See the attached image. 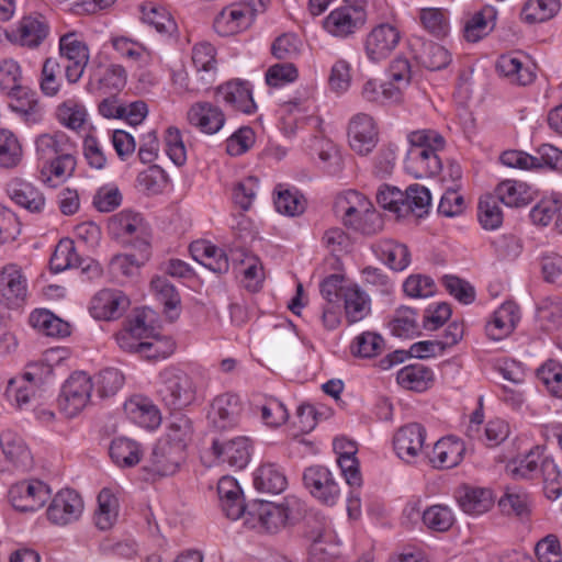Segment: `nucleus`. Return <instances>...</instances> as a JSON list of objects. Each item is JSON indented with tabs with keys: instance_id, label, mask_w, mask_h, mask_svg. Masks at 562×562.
<instances>
[{
	"instance_id": "c03bdc74",
	"label": "nucleus",
	"mask_w": 562,
	"mask_h": 562,
	"mask_svg": "<svg viewBox=\"0 0 562 562\" xmlns=\"http://www.w3.org/2000/svg\"><path fill=\"white\" fill-rule=\"evenodd\" d=\"M361 95L366 101L378 104L397 103L403 99L394 82L380 83L375 79H369L364 82Z\"/></svg>"
},
{
	"instance_id": "79ce46f5",
	"label": "nucleus",
	"mask_w": 562,
	"mask_h": 562,
	"mask_svg": "<svg viewBox=\"0 0 562 562\" xmlns=\"http://www.w3.org/2000/svg\"><path fill=\"white\" fill-rule=\"evenodd\" d=\"M143 451L136 441L120 437L112 440L110 446V457L120 468H131L136 465L142 458Z\"/></svg>"
},
{
	"instance_id": "2f4dec72",
	"label": "nucleus",
	"mask_w": 562,
	"mask_h": 562,
	"mask_svg": "<svg viewBox=\"0 0 562 562\" xmlns=\"http://www.w3.org/2000/svg\"><path fill=\"white\" fill-rule=\"evenodd\" d=\"M448 318H392L389 323L391 333L403 339H413L423 334L424 329L436 330L446 324Z\"/></svg>"
},
{
	"instance_id": "20e7f679",
	"label": "nucleus",
	"mask_w": 562,
	"mask_h": 562,
	"mask_svg": "<svg viewBox=\"0 0 562 562\" xmlns=\"http://www.w3.org/2000/svg\"><path fill=\"white\" fill-rule=\"evenodd\" d=\"M158 394L170 409H181L195 400L196 387L184 371L169 367L159 374Z\"/></svg>"
},
{
	"instance_id": "13d9d810",
	"label": "nucleus",
	"mask_w": 562,
	"mask_h": 562,
	"mask_svg": "<svg viewBox=\"0 0 562 562\" xmlns=\"http://www.w3.org/2000/svg\"><path fill=\"white\" fill-rule=\"evenodd\" d=\"M191 420L186 415L177 414L172 416L167 429V434L160 440L170 441V445H181V448L186 450L188 442L191 440Z\"/></svg>"
},
{
	"instance_id": "1a4fd4ad",
	"label": "nucleus",
	"mask_w": 562,
	"mask_h": 562,
	"mask_svg": "<svg viewBox=\"0 0 562 562\" xmlns=\"http://www.w3.org/2000/svg\"><path fill=\"white\" fill-rule=\"evenodd\" d=\"M366 19L362 5L345 2L326 16L324 29L333 36L347 38L364 25Z\"/></svg>"
},
{
	"instance_id": "ea45409f",
	"label": "nucleus",
	"mask_w": 562,
	"mask_h": 562,
	"mask_svg": "<svg viewBox=\"0 0 562 562\" xmlns=\"http://www.w3.org/2000/svg\"><path fill=\"white\" fill-rule=\"evenodd\" d=\"M94 522L100 530L111 529L119 517V499L111 488L104 487L98 495Z\"/></svg>"
},
{
	"instance_id": "a18cd8bd",
	"label": "nucleus",
	"mask_w": 562,
	"mask_h": 562,
	"mask_svg": "<svg viewBox=\"0 0 562 562\" xmlns=\"http://www.w3.org/2000/svg\"><path fill=\"white\" fill-rule=\"evenodd\" d=\"M560 10L559 0H528L520 12L521 20L529 24L552 19Z\"/></svg>"
},
{
	"instance_id": "052dcab7",
	"label": "nucleus",
	"mask_w": 562,
	"mask_h": 562,
	"mask_svg": "<svg viewBox=\"0 0 562 562\" xmlns=\"http://www.w3.org/2000/svg\"><path fill=\"white\" fill-rule=\"evenodd\" d=\"M347 314L367 315L371 311V299L358 284H351L342 291Z\"/></svg>"
},
{
	"instance_id": "338daca9",
	"label": "nucleus",
	"mask_w": 562,
	"mask_h": 562,
	"mask_svg": "<svg viewBox=\"0 0 562 562\" xmlns=\"http://www.w3.org/2000/svg\"><path fill=\"white\" fill-rule=\"evenodd\" d=\"M418 59L425 68L439 70L450 63L451 57L443 46L429 42L423 45V52L418 55Z\"/></svg>"
},
{
	"instance_id": "680f3d73",
	"label": "nucleus",
	"mask_w": 562,
	"mask_h": 562,
	"mask_svg": "<svg viewBox=\"0 0 562 562\" xmlns=\"http://www.w3.org/2000/svg\"><path fill=\"white\" fill-rule=\"evenodd\" d=\"M25 88L22 86V69L13 59H3L0 61V90L7 95H11L18 90Z\"/></svg>"
},
{
	"instance_id": "de8ad7c7",
	"label": "nucleus",
	"mask_w": 562,
	"mask_h": 562,
	"mask_svg": "<svg viewBox=\"0 0 562 562\" xmlns=\"http://www.w3.org/2000/svg\"><path fill=\"white\" fill-rule=\"evenodd\" d=\"M312 544L310 548V562H335L338 548L330 542V535L325 530L312 531L310 535Z\"/></svg>"
},
{
	"instance_id": "a19ab883",
	"label": "nucleus",
	"mask_w": 562,
	"mask_h": 562,
	"mask_svg": "<svg viewBox=\"0 0 562 562\" xmlns=\"http://www.w3.org/2000/svg\"><path fill=\"white\" fill-rule=\"evenodd\" d=\"M192 64L196 69V74L200 75L199 80L202 81V86H209L216 70L214 46L210 43H199L194 45L192 49Z\"/></svg>"
},
{
	"instance_id": "3c124183",
	"label": "nucleus",
	"mask_w": 562,
	"mask_h": 562,
	"mask_svg": "<svg viewBox=\"0 0 562 562\" xmlns=\"http://www.w3.org/2000/svg\"><path fill=\"white\" fill-rule=\"evenodd\" d=\"M541 454L538 450H530L527 454L517 457L506 465L507 473L513 479H531L541 467Z\"/></svg>"
},
{
	"instance_id": "f257e3e1",
	"label": "nucleus",
	"mask_w": 562,
	"mask_h": 562,
	"mask_svg": "<svg viewBox=\"0 0 562 562\" xmlns=\"http://www.w3.org/2000/svg\"><path fill=\"white\" fill-rule=\"evenodd\" d=\"M115 338L122 350L148 360L165 359L176 348L172 338L161 335L154 326V318H130Z\"/></svg>"
},
{
	"instance_id": "c85d7f7f",
	"label": "nucleus",
	"mask_w": 562,
	"mask_h": 562,
	"mask_svg": "<svg viewBox=\"0 0 562 562\" xmlns=\"http://www.w3.org/2000/svg\"><path fill=\"white\" fill-rule=\"evenodd\" d=\"M190 252L196 261L214 273L223 274L229 269L225 251L210 241L202 240L191 244Z\"/></svg>"
},
{
	"instance_id": "a878e982",
	"label": "nucleus",
	"mask_w": 562,
	"mask_h": 562,
	"mask_svg": "<svg viewBox=\"0 0 562 562\" xmlns=\"http://www.w3.org/2000/svg\"><path fill=\"white\" fill-rule=\"evenodd\" d=\"M464 451L463 441L452 436L445 437L435 443L429 461L435 468L451 469L462 461Z\"/></svg>"
},
{
	"instance_id": "f8f14e48",
	"label": "nucleus",
	"mask_w": 562,
	"mask_h": 562,
	"mask_svg": "<svg viewBox=\"0 0 562 562\" xmlns=\"http://www.w3.org/2000/svg\"><path fill=\"white\" fill-rule=\"evenodd\" d=\"M27 280L15 263L0 269V301L11 311H18L26 301Z\"/></svg>"
},
{
	"instance_id": "09e8293b",
	"label": "nucleus",
	"mask_w": 562,
	"mask_h": 562,
	"mask_svg": "<svg viewBox=\"0 0 562 562\" xmlns=\"http://www.w3.org/2000/svg\"><path fill=\"white\" fill-rule=\"evenodd\" d=\"M142 20L161 34H171L177 29L170 13L165 8L154 3L142 5Z\"/></svg>"
},
{
	"instance_id": "bf43d9fd",
	"label": "nucleus",
	"mask_w": 562,
	"mask_h": 562,
	"mask_svg": "<svg viewBox=\"0 0 562 562\" xmlns=\"http://www.w3.org/2000/svg\"><path fill=\"white\" fill-rule=\"evenodd\" d=\"M59 63L48 57L44 60L40 77V89L46 97H56L61 88Z\"/></svg>"
},
{
	"instance_id": "49530a36",
	"label": "nucleus",
	"mask_w": 562,
	"mask_h": 562,
	"mask_svg": "<svg viewBox=\"0 0 562 562\" xmlns=\"http://www.w3.org/2000/svg\"><path fill=\"white\" fill-rule=\"evenodd\" d=\"M381 258L395 271H402L411 262V254L406 245L394 240H383L378 246Z\"/></svg>"
},
{
	"instance_id": "f704fd0d",
	"label": "nucleus",
	"mask_w": 562,
	"mask_h": 562,
	"mask_svg": "<svg viewBox=\"0 0 562 562\" xmlns=\"http://www.w3.org/2000/svg\"><path fill=\"white\" fill-rule=\"evenodd\" d=\"M76 168V158L72 151H67L47 162H44L40 170V179L49 187H56L72 176Z\"/></svg>"
},
{
	"instance_id": "473e14b6",
	"label": "nucleus",
	"mask_w": 562,
	"mask_h": 562,
	"mask_svg": "<svg viewBox=\"0 0 562 562\" xmlns=\"http://www.w3.org/2000/svg\"><path fill=\"white\" fill-rule=\"evenodd\" d=\"M254 486L260 493L280 494L288 486L284 471L274 463H265L254 473Z\"/></svg>"
},
{
	"instance_id": "7c9ffc66",
	"label": "nucleus",
	"mask_w": 562,
	"mask_h": 562,
	"mask_svg": "<svg viewBox=\"0 0 562 562\" xmlns=\"http://www.w3.org/2000/svg\"><path fill=\"white\" fill-rule=\"evenodd\" d=\"M402 206H400V217L414 215L415 217H423L428 214L431 205V195L429 190L418 183L411 184L403 192L402 191Z\"/></svg>"
},
{
	"instance_id": "4d7b16f0",
	"label": "nucleus",
	"mask_w": 562,
	"mask_h": 562,
	"mask_svg": "<svg viewBox=\"0 0 562 562\" xmlns=\"http://www.w3.org/2000/svg\"><path fill=\"white\" fill-rule=\"evenodd\" d=\"M479 221L484 229H497L503 223V211L497 199L492 194L482 196L479 201Z\"/></svg>"
},
{
	"instance_id": "5fc2aeb1",
	"label": "nucleus",
	"mask_w": 562,
	"mask_h": 562,
	"mask_svg": "<svg viewBox=\"0 0 562 562\" xmlns=\"http://www.w3.org/2000/svg\"><path fill=\"white\" fill-rule=\"evenodd\" d=\"M459 503L464 513L481 515L491 508L493 504L492 493L485 488H470L460 497Z\"/></svg>"
},
{
	"instance_id": "6e6552de",
	"label": "nucleus",
	"mask_w": 562,
	"mask_h": 562,
	"mask_svg": "<svg viewBox=\"0 0 562 562\" xmlns=\"http://www.w3.org/2000/svg\"><path fill=\"white\" fill-rule=\"evenodd\" d=\"M187 458V452L181 445H170V441L159 440L144 467L147 479L156 480L177 474Z\"/></svg>"
},
{
	"instance_id": "72a5a7b5",
	"label": "nucleus",
	"mask_w": 562,
	"mask_h": 562,
	"mask_svg": "<svg viewBox=\"0 0 562 562\" xmlns=\"http://www.w3.org/2000/svg\"><path fill=\"white\" fill-rule=\"evenodd\" d=\"M19 43L29 48L38 47L49 33V26L44 16L26 15L23 16L16 29Z\"/></svg>"
},
{
	"instance_id": "774afa93",
	"label": "nucleus",
	"mask_w": 562,
	"mask_h": 562,
	"mask_svg": "<svg viewBox=\"0 0 562 562\" xmlns=\"http://www.w3.org/2000/svg\"><path fill=\"white\" fill-rule=\"evenodd\" d=\"M538 562H562V546L559 538L549 533L535 546Z\"/></svg>"
},
{
	"instance_id": "864d4df0",
	"label": "nucleus",
	"mask_w": 562,
	"mask_h": 562,
	"mask_svg": "<svg viewBox=\"0 0 562 562\" xmlns=\"http://www.w3.org/2000/svg\"><path fill=\"white\" fill-rule=\"evenodd\" d=\"M424 525L437 532H445L449 530L454 522V515L452 510L446 505H432L423 512Z\"/></svg>"
},
{
	"instance_id": "9d476101",
	"label": "nucleus",
	"mask_w": 562,
	"mask_h": 562,
	"mask_svg": "<svg viewBox=\"0 0 562 562\" xmlns=\"http://www.w3.org/2000/svg\"><path fill=\"white\" fill-rule=\"evenodd\" d=\"M83 509L81 496L71 488H63L53 496L46 509V517L50 524L65 527L78 521Z\"/></svg>"
},
{
	"instance_id": "39448f33",
	"label": "nucleus",
	"mask_w": 562,
	"mask_h": 562,
	"mask_svg": "<svg viewBox=\"0 0 562 562\" xmlns=\"http://www.w3.org/2000/svg\"><path fill=\"white\" fill-rule=\"evenodd\" d=\"M109 234L124 243L146 251L149 248L150 231L143 215L132 210H123L108 221Z\"/></svg>"
},
{
	"instance_id": "b1692460",
	"label": "nucleus",
	"mask_w": 562,
	"mask_h": 562,
	"mask_svg": "<svg viewBox=\"0 0 562 562\" xmlns=\"http://www.w3.org/2000/svg\"><path fill=\"white\" fill-rule=\"evenodd\" d=\"M187 117L191 125L199 127L206 134L217 133L225 123V115L222 110L210 102L192 104Z\"/></svg>"
},
{
	"instance_id": "6e6d98bb",
	"label": "nucleus",
	"mask_w": 562,
	"mask_h": 562,
	"mask_svg": "<svg viewBox=\"0 0 562 562\" xmlns=\"http://www.w3.org/2000/svg\"><path fill=\"white\" fill-rule=\"evenodd\" d=\"M49 265L54 272H61L68 268L78 267L80 259L76 252L74 241L61 239L55 247Z\"/></svg>"
},
{
	"instance_id": "4be33fe9",
	"label": "nucleus",
	"mask_w": 562,
	"mask_h": 562,
	"mask_svg": "<svg viewBox=\"0 0 562 562\" xmlns=\"http://www.w3.org/2000/svg\"><path fill=\"white\" fill-rule=\"evenodd\" d=\"M124 413L130 420L148 430L158 428L161 414L154 402L143 395H134L124 403Z\"/></svg>"
},
{
	"instance_id": "cd10ccee",
	"label": "nucleus",
	"mask_w": 562,
	"mask_h": 562,
	"mask_svg": "<svg viewBox=\"0 0 562 562\" xmlns=\"http://www.w3.org/2000/svg\"><path fill=\"white\" fill-rule=\"evenodd\" d=\"M334 449L338 456L337 462L346 482L351 487H359L362 483V477L359 471L358 460L356 459V445L350 440L337 438L334 441Z\"/></svg>"
},
{
	"instance_id": "412c9836",
	"label": "nucleus",
	"mask_w": 562,
	"mask_h": 562,
	"mask_svg": "<svg viewBox=\"0 0 562 562\" xmlns=\"http://www.w3.org/2000/svg\"><path fill=\"white\" fill-rule=\"evenodd\" d=\"M401 35L391 24H381L374 27L367 36L366 52L373 61L386 58L397 46Z\"/></svg>"
},
{
	"instance_id": "6ab92c4d",
	"label": "nucleus",
	"mask_w": 562,
	"mask_h": 562,
	"mask_svg": "<svg viewBox=\"0 0 562 562\" xmlns=\"http://www.w3.org/2000/svg\"><path fill=\"white\" fill-rule=\"evenodd\" d=\"M214 456L223 463L244 469L250 459L251 445L248 437L238 436L228 440H213Z\"/></svg>"
},
{
	"instance_id": "7ed1b4c3",
	"label": "nucleus",
	"mask_w": 562,
	"mask_h": 562,
	"mask_svg": "<svg viewBox=\"0 0 562 562\" xmlns=\"http://www.w3.org/2000/svg\"><path fill=\"white\" fill-rule=\"evenodd\" d=\"M342 224L362 235L372 236L383 229V218L372 202L356 190L339 195L335 203Z\"/></svg>"
},
{
	"instance_id": "603ef678",
	"label": "nucleus",
	"mask_w": 562,
	"mask_h": 562,
	"mask_svg": "<svg viewBox=\"0 0 562 562\" xmlns=\"http://www.w3.org/2000/svg\"><path fill=\"white\" fill-rule=\"evenodd\" d=\"M255 407L260 412V418L268 427H280L289 419L288 408L276 397H266L261 404H256Z\"/></svg>"
},
{
	"instance_id": "69168bd1",
	"label": "nucleus",
	"mask_w": 562,
	"mask_h": 562,
	"mask_svg": "<svg viewBox=\"0 0 562 562\" xmlns=\"http://www.w3.org/2000/svg\"><path fill=\"white\" fill-rule=\"evenodd\" d=\"M537 375L550 394L562 398V364L560 362L548 360L538 369Z\"/></svg>"
},
{
	"instance_id": "e433bc0d",
	"label": "nucleus",
	"mask_w": 562,
	"mask_h": 562,
	"mask_svg": "<svg viewBox=\"0 0 562 562\" xmlns=\"http://www.w3.org/2000/svg\"><path fill=\"white\" fill-rule=\"evenodd\" d=\"M396 381L403 389L424 392L431 386L434 374L429 368L423 364H411L397 372Z\"/></svg>"
},
{
	"instance_id": "0e129e2a",
	"label": "nucleus",
	"mask_w": 562,
	"mask_h": 562,
	"mask_svg": "<svg viewBox=\"0 0 562 562\" xmlns=\"http://www.w3.org/2000/svg\"><path fill=\"white\" fill-rule=\"evenodd\" d=\"M150 286L157 300L164 305L166 313L177 311L181 299L173 284L164 277H155Z\"/></svg>"
},
{
	"instance_id": "58836bf2",
	"label": "nucleus",
	"mask_w": 562,
	"mask_h": 562,
	"mask_svg": "<svg viewBox=\"0 0 562 562\" xmlns=\"http://www.w3.org/2000/svg\"><path fill=\"white\" fill-rule=\"evenodd\" d=\"M495 198L510 207L526 206L532 200L530 188L526 183L509 179L496 187Z\"/></svg>"
},
{
	"instance_id": "c756f323",
	"label": "nucleus",
	"mask_w": 562,
	"mask_h": 562,
	"mask_svg": "<svg viewBox=\"0 0 562 562\" xmlns=\"http://www.w3.org/2000/svg\"><path fill=\"white\" fill-rule=\"evenodd\" d=\"M37 159L47 162L67 151H74V144L63 132L44 133L35 139Z\"/></svg>"
},
{
	"instance_id": "9b49d317",
	"label": "nucleus",
	"mask_w": 562,
	"mask_h": 562,
	"mask_svg": "<svg viewBox=\"0 0 562 562\" xmlns=\"http://www.w3.org/2000/svg\"><path fill=\"white\" fill-rule=\"evenodd\" d=\"M241 411L243 405L239 396L227 392L213 398L206 418L213 429L224 431L238 425Z\"/></svg>"
},
{
	"instance_id": "0eeeda50",
	"label": "nucleus",
	"mask_w": 562,
	"mask_h": 562,
	"mask_svg": "<svg viewBox=\"0 0 562 562\" xmlns=\"http://www.w3.org/2000/svg\"><path fill=\"white\" fill-rule=\"evenodd\" d=\"M93 385L86 372L72 373L65 381L58 397L60 412L68 418L79 415L90 403Z\"/></svg>"
},
{
	"instance_id": "dca6fc26",
	"label": "nucleus",
	"mask_w": 562,
	"mask_h": 562,
	"mask_svg": "<svg viewBox=\"0 0 562 562\" xmlns=\"http://www.w3.org/2000/svg\"><path fill=\"white\" fill-rule=\"evenodd\" d=\"M426 439V429L417 423L401 427L394 435V450L406 463H414L422 456Z\"/></svg>"
},
{
	"instance_id": "423d86ee",
	"label": "nucleus",
	"mask_w": 562,
	"mask_h": 562,
	"mask_svg": "<svg viewBox=\"0 0 562 562\" xmlns=\"http://www.w3.org/2000/svg\"><path fill=\"white\" fill-rule=\"evenodd\" d=\"M52 371V366L47 363H34L23 375L10 379L4 392L9 403L18 409H26L35 401V386Z\"/></svg>"
},
{
	"instance_id": "5701e85b",
	"label": "nucleus",
	"mask_w": 562,
	"mask_h": 562,
	"mask_svg": "<svg viewBox=\"0 0 562 562\" xmlns=\"http://www.w3.org/2000/svg\"><path fill=\"white\" fill-rule=\"evenodd\" d=\"M252 21L250 10L243 3H235L216 15L213 26L217 34L229 36L248 29Z\"/></svg>"
},
{
	"instance_id": "bb28decb",
	"label": "nucleus",
	"mask_w": 562,
	"mask_h": 562,
	"mask_svg": "<svg viewBox=\"0 0 562 562\" xmlns=\"http://www.w3.org/2000/svg\"><path fill=\"white\" fill-rule=\"evenodd\" d=\"M0 448L5 458L18 469L29 470L33 464L31 451L23 438L12 429H5L0 434Z\"/></svg>"
},
{
	"instance_id": "e2e57ef3",
	"label": "nucleus",
	"mask_w": 562,
	"mask_h": 562,
	"mask_svg": "<svg viewBox=\"0 0 562 562\" xmlns=\"http://www.w3.org/2000/svg\"><path fill=\"white\" fill-rule=\"evenodd\" d=\"M274 206L281 214L296 216L304 212L305 201L297 191L282 189V186H278Z\"/></svg>"
},
{
	"instance_id": "c9c22d12",
	"label": "nucleus",
	"mask_w": 562,
	"mask_h": 562,
	"mask_svg": "<svg viewBox=\"0 0 562 562\" xmlns=\"http://www.w3.org/2000/svg\"><path fill=\"white\" fill-rule=\"evenodd\" d=\"M294 505L288 501L286 504L265 503L259 508V524L268 532H277L286 525V521L293 517Z\"/></svg>"
},
{
	"instance_id": "393cba45",
	"label": "nucleus",
	"mask_w": 562,
	"mask_h": 562,
	"mask_svg": "<svg viewBox=\"0 0 562 562\" xmlns=\"http://www.w3.org/2000/svg\"><path fill=\"white\" fill-rule=\"evenodd\" d=\"M9 97L11 98L10 109L19 114L22 121L27 124H38L43 121L44 106L35 91L25 87Z\"/></svg>"
},
{
	"instance_id": "aec40b11",
	"label": "nucleus",
	"mask_w": 562,
	"mask_h": 562,
	"mask_svg": "<svg viewBox=\"0 0 562 562\" xmlns=\"http://www.w3.org/2000/svg\"><path fill=\"white\" fill-rule=\"evenodd\" d=\"M216 95L235 111L251 114L257 109L249 82L240 79L229 80L218 86Z\"/></svg>"
},
{
	"instance_id": "ddd939ff",
	"label": "nucleus",
	"mask_w": 562,
	"mask_h": 562,
	"mask_svg": "<svg viewBox=\"0 0 562 562\" xmlns=\"http://www.w3.org/2000/svg\"><path fill=\"white\" fill-rule=\"evenodd\" d=\"M52 491L47 484L38 480L22 481L9 490L12 506L20 512H35L49 499Z\"/></svg>"
},
{
	"instance_id": "a211bd4d",
	"label": "nucleus",
	"mask_w": 562,
	"mask_h": 562,
	"mask_svg": "<svg viewBox=\"0 0 562 562\" xmlns=\"http://www.w3.org/2000/svg\"><path fill=\"white\" fill-rule=\"evenodd\" d=\"M10 200L30 213L40 214L44 211L46 199L32 182L22 178H12L5 186Z\"/></svg>"
},
{
	"instance_id": "f03ea898",
	"label": "nucleus",
	"mask_w": 562,
	"mask_h": 562,
	"mask_svg": "<svg viewBox=\"0 0 562 562\" xmlns=\"http://www.w3.org/2000/svg\"><path fill=\"white\" fill-rule=\"evenodd\" d=\"M409 149L405 170L415 178L431 177L440 172L442 162L439 153L445 149L443 136L435 130H416L407 134Z\"/></svg>"
},
{
	"instance_id": "4468645a",
	"label": "nucleus",
	"mask_w": 562,
	"mask_h": 562,
	"mask_svg": "<svg viewBox=\"0 0 562 562\" xmlns=\"http://www.w3.org/2000/svg\"><path fill=\"white\" fill-rule=\"evenodd\" d=\"M303 482L312 496L326 505H335L340 488L331 472L323 465H312L304 471Z\"/></svg>"
},
{
	"instance_id": "f3484780",
	"label": "nucleus",
	"mask_w": 562,
	"mask_h": 562,
	"mask_svg": "<svg viewBox=\"0 0 562 562\" xmlns=\"http://www.w3.org/2000/svg\"><path fill=\"white\" fill-rule=\"evenodd\" d=\"M130 306L131 300L123 291L104 288L93 294L88 310L91 316H123Z\"/></svg>"
},
{
	"instance_id": "2eb2a0df",
	"label": "nucleus",
	"mask_w": 562,
	"mask_h": 562,
	"mask_svg": "<svg viewBox=\"0 0 562 562\" xmlns=\"http://www.w3.org/2000/svg\"><path fill=\"white\" fill-rule=\"evenodd\" d=\"M378 127L372 116L366 113L353 115L348 124V142L361 156L370 154L378 144Z\"/></svg>"
},
{
	"instance_id": "8fccbe9b",
	"label": "nucleus",
	"mask_w": 562,
	"mask_h": 562,
	"mask_svg": "<svg viewBox=\"0 0 562 562\" xmlns=\"http://www.w3.org/2000/svg\"><path fill=\"white\" fill-rule=\"evenodd\" d=\"M22 156V146L16 136L9 130L0 128V166L14 168L21 162Z\"/></svg>"
},
{
	"instance_id": "4c0bfd02",
	"label": "nucleus",
	"mask_w": 562,
	"mask_h": 562,
	"mask_svg": "<svg viewBox=\"0 0 562 562\" xmlns=\"http://www.w3.org/2000/svg\"><path fill=\"white\" fill-rule=\"evenodd\" d=\"M57 122L71 131L81 130L88 117L86 106L77 99L71 98L60 102L55 110Z\"/></svg>"
},
{
	"instance_id": "37998d69",
	"label": "nucleus",
	"mask_w": 562,
	"mask_h": 562,
	"mask_svg": "<svg viewBox=\"0 0 562 562\" xmlns=\"http://www.w3.org/2000/svg\"><path fill=\"white\" fill-rule=\"evenodd\" d=\"M496 69L501 76L509 79L512 83L526 86L533 80V72L524 67L521 60L513 55H502L496 61Z\"/></svg>"
}]
</instances>
